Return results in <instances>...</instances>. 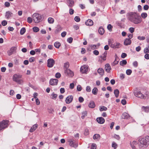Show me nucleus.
Segmentation results:
<instances>
[{"mask_svg": "<svg viewBox=\"0 0 149 149\" xmlns=\"http://www.w3.org/2000/svg\"><path fill=\"white\" fill-rule=\"evenodd\" d=\"M128 19L131 22L135 24H138L142 21L141 17L137 13L131 12L128 13Z\"/></svg>", "mask_w": 149, "mask_h": 149, "instance_id": "obj_1", "label": "nucleus"}, {"mask_svg": "<svg viewBox=\"0 0 149 149\" xmlns=\"http://www.w3.org/2000/svg\"><path fill=\"white\" fill-rule=\"evenodd\" d=\"M139 146L141 147H146L149 145V136H147L145 137L140 138L139 139Z\"/></svg>", "mask_w": 149, "mask_h": 149, "instance_id": "obj_2", "label": "nucleus"}, {"mask_svg": "<svg viewBox=\"0 0 149 149\" xmlns=\"http://www.w3.org/2000/svg\"><path fill=\"white\" fill-rule=\"evenodd\" d=\"M33 19V21L36 23H38L42 20L41 15L38 13H34L32 15Z\"/></svg>", "mask_w": 149, "mask_h": 149, "instance_id": "obj_3", "label": "nucleus"}, {"mask_svg": "<svg viewBox=\"0 0 149 149\" xmlns=\"http://www.w3.org/2000/svg\"><path fill=\"white\" fill-rule=\"evenodd\" d=\"M21 75L15 74L13 76V79L14 81H15L18 84H21L23 83V80L21 79Z\"/></svg>", "mask_w": 149, "mask_h": 149, "instance_id": "obj_4", "label": "nucleus"}, {"mask_svg": "<svg viewBox=\"0 0 149 149\" xmlns=\"http://www.w3.org/2000/svg\"><path fill=\"white\" fill-rule=\"evenodd\" d=\"M9 121L7 120H3L0 123V130L3 129L8 127Z\"/></svg>", "mask_w": 149, "mask_h": 149, "instance_id": "obj_5", "label": "nucleus"}, {"mask_svg": "<svg viewBox=\"0 0 149 149\" xmlns=\"http://www.w3.org/2000/svg\"><path fill=\"white\" fill-rule=\"evenodd\" d=\"M134 95L136 97L141 99H145L146 97L140 91H135L134 92Z\"/></svg>", "mask_w": 149, "mask_h": 149, "instance_id": "obj_6", "label": "nucleus"}, {"mask_svg": "<svg viewBox=\"0 0 149 149\" xmlns=\"http://www.w3.org/2000/svg\"><path fill=\"white\" fill-rule=\"evenodd\" d=\"M47 66L49 68H52L55 63L54 60L52 58H49L47 61Z\"/></svg>", "mask_w": 149, "mask_h": 149, "instance_id": "obj_7", "label": "nucleus"}, {"mask_svg": "<svg viewBox=\"0 0 149 149\" xmlns=\"http://www.w3.org/2000/svg\"><path fill=\"white\" fill-rule=\"evenodd\" d=\"M69 145L72 147L76 148L77 146V144L75 143L74 140L72 139H69L68 140Z\"/></svg>", "mask_w": 149, "mask_h": 149, "instance_id": "obj_8", "label": "nucleus"}, {"mask_svg": "<svg viewBox=\"0 0 149 149\" xmlns=\"http://www.w3.org/2000/svg\"><path fill=\"white\" fill-rule=\"evenodd\" d=\"M88 66L84 65L82 66L80 68V71L82 73H86L88 71Z\"/></svg>", "mask_w": 149, "mask_h": 149, "instance_id": "obj_9", "label": "nucleus"}, {"mask_svg": "<svg viewBox=\"0 0 149 149\" xmlns=\"http://www.w3.org/2000/svg\"><path fill=\"white\" fill-rule=\"evenodd\" d=\"M109 45L111 48H118L119 47L120 44L119 43H116L114 44H111L110 40L109 41Z\"/></svg>", "mask_w": 149, "mask_h": 149, "instance_id": "obj_10", "label": "nucleus"}, {"mask_svg": "<svg viewBox=\"0 0 149 149\" xmlns=\"http://www.w3.org/2000/svg\"><path fill=\"white\" fill-rule=\"evenodd\" d=\"M65 73L70 77H72L74 75L73 72L69 69H65Z\"/></svg>", "mask_w": 149, "mask_h": 149, "instance_id": "obj_11", "label": "nucleus"}, {"mask_svg": "<svg viewBox=\"0 0 149 149\" xmlns=\"http://www.w3.org/2000/svg\"><path fill=\"white\" fill-rule=\"evenodd\" d=\"M58 80L56 79H51L49 81V84L51 85L54 86L57 84Z\"/></svg>", "mask_w": 149, "mask_h": 149, "instance_id": "obj_12", "label": "nucleus"}, {"mask_svg": "<svg viewBox=\"0 0 149 149\" xmlns=\"http://www.w3.org/2000/svg\"><path fill=\"white\" fill-rule=\"evenodd\" d=\"M73 99V96L72 95H69L67 97L65 101L67 104H68L71 102Z\"/></svg>", "mask_w": 149, "mask_h": 149, "instance_id": "obj_13", "label": "nucleus"}, {"mask_svg": "<svg viewBox=\"0 0 149 149\" xmlns=\"http://www.w3.org/2000/svg\"><path fill=\"white\" fill-rule=\"evenodd\" d=\"M16 49V47H11L10 49V50L8 52V55L9 56H10L15 51Z\"/></svg>", "mask_w": 149, "mask_h": 149, "instance_id": "obj_14", "label": "nucleus"}, {"mask_svg": "<svg viewBox=\"0 0 149 149\" xmlns=\"http://www.w3.org/2000/svg\"><path fill=\"white\" fill-rule=\"evenodd\" d=\"M96 120L98 123L101 124L103 123L105 121L104 119L102 117L97 118Z\"/></svg>", "mask_w": 149, "mask_h": 149, "instance_id": "obj_15", "label": "nucleus"}, {"mask_svg": "<svg viewBox=\"0 0 149 149\" xmlns=\"http://www.w3.org/2000/svg\"><path fill=\"white\" fill-rule=\"evenodd\" d=\"M105 71L107 72H110V70H111V67L110 65L108 64H107L105 65Z\"/></svg>", "mask_w": 149, "mask_h": 149, "instance_id": "obj_16", "label": "nucleus"}, {"mask_svg": "<svg viewBox=\"0 0 149 149\" xmlns=\"http://www.w3.org/2000/svg\"><path fill=\"white\" fill-rule=\"evenodd\" d=\"M13 15L12 13L9 11H7L6 13L5 17L6 18L8 19L11 17Z\"/></svg>", "mask_w": 149, "mask_h": 149, "instance_id": "obj_17", "label": "nucleus"}, {"mask_svg": "<svg viewBox=\"0 0 149 149\" xmlns=\"http://www.w3.org/2000/svg\"><path fill=\"white\" fill-rule=\"evenodd\" d=\"M85 24L86 25L88 26H91L93 25V23L92 20L89 19L86 22Z\"/></svg>", "mask_w": 149, "mask_h": 149, "instance_id": "obj_18", "label": "nucleus"}, {"mask_svg": "<svg viewBox=\"0 0 149 149\" xmlns=\"http://www.w3.org/2000/svg\"><path fill=\"white\" fill-rule=\"evenodd\" d=\"M131 43V41L130 39L126 38L124 41V44L125 45H130Z\"/></svg>", "mask_w": 149, "mask_h": 149, "instance_id": "obj_19", "label": "nucleus"}, {"mask_svg": "<svg viewBox=\"0 0 149 149\" xmlns=\"http://www.w3.org/2000/svg\"><path fill=\"white\" fill-rule=\"evenodd\" d=\"M97 72L101 75H103L104 73V71L102 68H100L97 70Z\"/></svg>", "mask_w": 149, "mask_h": 149, "instance_id": "obj_20", "label": "nucleus"}, {"mask_svg": "<svg viewBox=\"0 0 149 149\" xmlns=\"http://www.w3.org/2000/svg\"><path fill=\"white\" fill-rule=\"evenodd\" d=\"M67 1L69 7H72L74 6V1L73 0H67Z\"/></svg>", "mask_w": 149, "mask_h": 149, "instance_id": "obj_21", "label": "nucleus"}, {"mask_svg": "<svg viewBox=\"0 0 149 149\" xmlns=\"http://www.w3.org/2000/svg\"><path fill=\"white\" fill-rule=\"evenodd\" d=\"M38 127V125L37 124H35L31 127L30 129L29 132H32L34 131Z\"/></svg>", "mask_w": 149, "mask_h": 149, "instance_id": "obj_22", "label": "nucleus"}, {"mask_svg": "<svg viewBox=\"0 0 149 149\" xmlns=\"http://www.w3.org/2000/svg\"><path fill=\"white\" fill-rule=\"evenodd\" d=\"M121 117L123 118L127 119L129 117V115L128 114L125 112L123 114Z\"/></svg>", "mask_w": 149, "mask_h": 149, "instance_id": "obj_23", "label": "nucleus"}, {"mask_svg": "<svg viewBox=\"0 0 149 149\" xmlns=\"http://www.w3.org/2000/svg\"><path fill=\"white\" fill-rule=\"evenodd\" d=\"M98 32L100 34L102 35L104 32V29L102 27H100L98 30Z\"/></svg>", "mask_w": 149, "mask_h": 149, "instance_id": "obj_24", "label": "nucleus"}, {"mask_svg": "<svg viewBox=\"0 0 149 149\" xmlns=\"http://www.w3.org/2000/svg\"><path fill=\"white\" fill-rule=\"evenodd\" d=\"M89 107L92 108H94L95 107V104L94 102L93 101H91L89 104Z\"/></svg>", "mask_w": 149, "mask_h": 149, "instance_id": "obj_25", "label": "nucleus"}, {"mask_svg": "<svg viewBox=\"0 0 149 149\" xmlns=\"http://www.w3.org/2000/svg\"><path fill=\"white\" fill-rule=\"evenodd\" d=\"M114 93L116 97H118L119 94V91L118 89H115L114 91Z\"/></svg>", "mask_w": 149, "mask_h": 149, "instance_id": "obj_26", "label": "nucleus"}, {"mask_svg": "<svg viewBox=\"0 0 149 149\" xmlns=\"http://www.w3.org/2000/svg\"><path fill=\"white\" fill-rule=\"evenodd\" d=\"M142 109L145 112H149V107H145L144 106H143L142 107Z\"/></svg>", "mask_w": 149, "mask_h": 149, "instance_id": "obj_27", "label": "nucleus"}, {"mask_svg": "<svg viewBox=\"0 0 149 149\" xmlns=\"http://www.w3.org/2000/svg\"><path fill=\"white\" fill-rule=\"evenodd\" d=\"M107 54V52L105 51L102 54V56H101V58L104 61H105L106 59V57Z\"/></svg>", "mask_w": 149, "mask_h": 149, "instance_id": "obj_28", "label": "nucleus"}, {"mask_svg": "<svg viewBox=\"0 0 149 149\" xmlns=\"http://www.w3.org/2000/svg\"><path fill=\"white\" fill-rule=\"evenodd\" d=\"M98 92V89L97 88L95 87L94 88L92 91V93L95 95H96Z\"/></svg>", "mask_w": 149, "mask_h": 149, "instance_id": "obj_29", "label": "nucleus"}, {"mask_svg": "<svg viewBox=\"0 0 149 149\" xmlns=\"http://www.w3.org/2000/svg\"><path fill=\"white\" fill-rule=\"evenodd\" d=\"M127 62L125 60H123L120 62V65L121 66H123L124 65H125L127 64Z\"/></svg>", "mask_w": 149, "mask_h": 149, "instance_id": "obj_30", "label": "nucleus"}, {"mask_svg": "<svg viewBox=\"0 0 149 149\" xmlns=\"http://www.w3.org/2000/svg\"><path fill=\"white\" fill-rule=\"evenodd\" d=\"M54 46L55 47L58 48L61 46V44L59 42H56L54 43Z\"/></svg>", "mask_w": 149, "mask_h": 149, "instance_id": "obj_31", "label": "nucleus"}, {"mask_svg": "<svg viewBox=\"0 0 149 149\" xmlns=\"http://www.w3.org/2000/svg\"><path fill=\"white\" fill-rule=\"evenodd\" d=\"M87 115V112L86 111H84L82 113V116H81V118L82 119H84V118L85 116Z\"/></svg>", "mask_w": 149, "mask_h": 149, "instance_id": "obj_32", "label": "nucleus"}, {"mask_svg": "<svg viewBox=\"0 0 149 149\" xmlns=\"http://www.w3.org/2000/svg\"><path fill=\"white\" fill-rule=\"evenodd\" d=\"M69 66V64L68 62H66L64 63V70L68 69Z\"/></svg>", "mask_w": 149, "mask_h": 149, "instance_id": "obj_33", "label": "nucleus"}, {"mask_svg": "<svg viewBox=\"0 0 149 149\" xmlns=\"http://www.w3.org/2000/svg\"><path fill=\"white\" fill-rule=\"evenodd\" d=\"M26 29L25 28L23 27L22 28L20 31V34L21 35H22L25 32Z\"/></svg>", "mask_w": 149, "mask_h": 149, "instance_id": "obj_34", "label": "nucleus"}, {"mask_svg": "<svg viewBox=\"0 0 149 149\" xmlns=\"http://www.w3.org/2000/svg\"><path fill=\"white\" fill-rule=\"evenodd\" d=\"M48 22L50 24H52L54 23V20L53 18L52 17H49L48 19Z\"/></svg>", "mask_w": 149, "mask_h": 149, "instance_id": "obj_35", "label": "nucleus"}, {"mask_svg": "<svg viewBox=\"0 0 149 149\" xmlns=\"http://www.w3.org/2000/svg\"><path fill=\"white\" fill-rule=\"evenodd\" d=\"M107 110V108L104 106L100 107V111H105Z\"/></svg>", "mask_w": 149, "mask_h": 149, "instance_id": "obj_36", "label": "nucleus"}, {"mask_svg": "<svg viewBox=\"0 0 149 149\" xmlns=\"http://www.w3.org/2000/svg\"><path fill=\"white\" fill-rule=\"evenodd\" d=\"M33 31L35 32H38L40 29L37 27H34L33 28Z\"/></svg>", "mask_w": 149, "mask_h": 149, "instance_id": "obj_37", "label": "nucleus"}, {"mask_svg": "<svg viewBox=\"0 0 149 149\" xmlns=\"http://www.w3.org/2000/svg\"><path fill=\"white\" fill-rule=\"evenodd\" d=\"M100 137V135L98 134H95L93 136V139H98Z\"/></svg>", "mask_w": 149, "mask_h": 149, "instance_id": "obj_38", "label": "nucleus"}, {"mask_svg": "<svg viewBox=\"0 0 149 149\" xmlns=\"http://www.w3.org/2000/svg\"><path fill=\"white\" fill-rule=\"evenodd\" d=\"M141 16L143 18L145 19L147 17V14L146 13H141Z\"/></svg>", "mask_w": 149, "mask_h": 149, "instance_id": "obj_39", "label": "nucleus"}, {"mask_svg": "<svg viewBox=\"0 0 149 149\" xmlns=\"http://www.w3.org/2000/svg\"><path fill=\"white\" fill-rule=\"evenodd\" d=\"M52 98L53 99H56L57 96V94H55L54 93H53L52 94Z\"/></svg>", "mask_w": 149, "mask_h": 149, "instance_id": "obj_40", "label": "nucleus"}, {"mask_svg": "<svg viewBox=\"0 0 149 149\" xmlns=\"http://www.w3.org/2000/svg\"><path fill=\"white\" fill-rule=\"evenodd\" d=\"M113 27L110 24H109L107 26V29L109 31H112V29Z\"/></svg>", "mask_w": 149, "mask_h": 149, "instance_id": "obj_41", "label": "nucleus"}, {"mask_svg": "<svg viewBox=\"0 0 149 149\" xmlns=\"http://www.w3.org/2000/svg\"><path fill=\"white\" fill-rule=\"evenodd\" d=\"M137 38L140 40H143L145 39V37L144 36H139L137 37Z\"/></svg>", "mask_w": 149, "mask_h": 149, "instance_id": "obj_42", "label": "nucleus"}, {"mask_svg": "<svg viewBox=\"0 0 149 149\" xmlns=\"http://www.w3.org/2000/svg\"><path fill=\"white\" fill-rule=\"evenodd\" d=\"M33 21L32 18L30 17H28L27 19V21L29 23H31Z\"/></svg>", "mask_w": 149, "mask_h": 149, "instance_id": "obj_43", "label": "nucleus"}, {"mask_svg": "<svg viewBox=\"0 0 149 149\" xmlns=\"http://www.w3.org/2000/svg\"><path fill=\"white\" fill-rule=\"evenodd\" d=\"M132 72V71L130 69H128L126 70V73L128 75H130Z\"/></svg>", "mask_w": 149, "mask_h": 149, "instance_id": "obj_44", "label": "nucleus"}, {"mask_svg": "<svg viewBox=\"0 0 149 149\" xmlns=\"http://www.w3.org/2000/svg\"><path fill=\"white\" fill-rule=\"evenodd\" d=\"M113 137L114 138H115L117 140H119L120 139V136L118 135H117L116 134H115L114 135Z\"/></svg>", "mask_w": 149, "mask_h": 149, "instance_id": "obj_45", "label": "nucleus"}, {"mask_svg": "<svg viewBox=\"0 0 149 149\" xmlns=\"http://www.w3.org/2000/svg\"><path fill=\"white\" fill-rule=\"evenodd\" d=\"M73 40V38L72 37H70L68 38L67 41L69 43H71Z\"/></svg>", "mask_w": 149, "mask_h": 149, "instance_id": "obj_46", "label": "nucleus"}, {"mask_svg": "<svg viewBox=\"0 0 149 149\" xmlns=\"http://www.w3.org/2000/svg\"><path fill=\"white\" fill-rule=\"evenodd\" d=\"M74 20L76 22H79L80 21V19L78 16H76L74 18Z\"/></svg>", "mask_w": 149, "mask_h": 149, "instance_id": "obj_47", "label": "nucleus"}, {"mask_svg": "<svg viewBox=\"0 0 149 149\" xmlns=\"http://www.w3.org/2000/svg\"><path fill=\"white\" fill-rule=\"evenodd\" d=\"M144 52L145 53H149V49L147 47L145 48L144 49Z\"/></svg>", "mask_w": 149, "mask_h": 149, "instance_id": "obj_48", "label": "nucleus"}, {"mask_svg": "<svg viewBox=\"0 0 149 149\" xmlns=\"http://www.w3.org/2000/svg\"><path fill=\"white\" fill-rule=\"evenodd\" d=\"M117 146V144L114 142H113L112 143V146L114 148V149L116 148Z\"/></svg>", "mask_w": 149, "mask_h": 149, "instance_id": "obj_49", "label": "nucleus"}, {"mask_svg": "<svg viewBox=\"0 0 149 149\" xmlns=\"http://www.w3.org/2000/svg\"><path fill=\"white\" fill-rule=\"evenodd\" d=\"M82 89L81 86L80 85H78L77 86V90L78 91H80Z\"/></svg>", "mask_w": 149, "mask_h": 149, "instance_id": "obj_50", "label": "nucleus"}, {"mask_svg": "<svg viewBox=\"0 0 149 149\" xmlns=\"http://www.w3.org/2000/svg\"><path fill=\"white\" fill-rule=\"evenodd\" d=\"M61 76V74L59 72L57 73L56 74L55 77L57 78H59Z\"/></svg>", "mask_w": 149, "mask_h": 149, "instance_id": "obj_51", "label": "nucleus"}, {"mask_svg": "<svg viewBox=\"0 0 149 149\" xmlns=\"http://www.w3.org/2000/svg\"><path fill=\"white\" fill-rule=\"evenodd\" d=\"M7 22L6 20L3 21L1 22L2 25L3 26H5L7 24Z\"/></svg>", "mask_w": 149, "mask_h": 149, "instance_id": "obj_52", "label": "nucleus"}, {"mask_svg": "<svg viewBox=\"0 0 149 149\" xmlns=\"http://www.w3.org/2000/svg\"><path fill=\"white\" fill-rule=\"evenodd\" d=\"M129 31L132 33H133L134 31V28L133 27H130L129 29Z\"/></svg>", "mask_w": 149, "mask_h": 149, "instance_id": "obj_53", "label": "nucleus"}, {"mask_svg": "<svg viewBox=\"0 0 149 149\" xmlns=\"http://www.w3.org/2000/svg\"><path fill=\"white\" fill-rule=\"evenodd\" d=\"M89 134V130L88 129H86L85 130L84 134L85 135H87Z\"/></svg>", "mask_w": 149, "mask_h": 149, "instance_id": "obj_54", "label": "nucleus"}, {"mask_svg": "<svg viewBox=\"0 0 149 149\" xmlns=\"http://www.w3.org/2000/svg\"><path fill=\"white\" fill-rule=\"evenodd\" d=\"M133 65L134 67H136L138 65V62L136 61H135L133 63Z\"/></svg>", "mask_w": 149, "mask_h": 149, "instance_id": "obj_55", "label": "nucleus"}, {"mask_svg": "<svg viewBox=\"0 0 149 149\" xmlns=\"http://www.w3.org/2000/svg\"><path fill=\"white\" fill-rule=\"evenodd\" d=\"M4 5L6 7H9L10 6V3L8 2H5Z\"/></svg>", "mask_w": 149, "mask_h": 149, "instance_id": "obj_56", "label": "nucleus"}, {"mask_svg": "<svg viewBox=\"0 0 149 149\" xmlns=\"http://www.w3.org/2000/svg\"><path fill=\"white\" fill-rule=\"evenodd\" d=\"M79 101L80 102H82L84 101V99L81 97H79Z\"/></svg>", "mask_w": 149, "mask_h": 149, "instance_id": "obj_57", "label": "nucleus"}, {"mask_svg": "<svg viewBox=\"0 0 149 149\" xmlns=\"http://www.w3.org/2000/svg\"><path fill=\"white\" fill-rule=\"evenodd\" d=\"M91 47L92 49H96L97 48V45H92L91 46Z\"/></svg>", "mask_w": 149, "mask_h": 149, "instance_id": "obj_58", "label": "nucleus"}, {"mask_svg": "<svg viewBox=\"0 0 149 149\" xmlns=\"http://www.w3.org/2000/svg\"><path fill=\"white\" fill-rule=\"evenodd\" d=\"M66 33H67L65 31H64V32H63L61 33V36L62 37H64L65 36L66 34Z\"/></svg>", "mask_w": 149, "mask_h": 149, "instance_id": "obj_59", "label": "nucleus"}, {"mask_svg": "<svg viewBox=\"0 0 149 149\" xmlns=\"http://www.w3.org/2000/svg\"><path fill=\"white\" fill-rule=\"evenodd\" d=\"M121 103L123 105H125L126 104V101L125 99L122 100L121 101Z\"/></svg>", "mask_w": 149, "mask_h": 149, "instance_id": "obj_60", "label": "nucleus"}, {"mask_svg": "<svg viewBox=\"0 0 149 149\" xmlns=\"http://www.w3.org/2000/svg\"><path fill=\"white\" fill-rule=\"evenodd\" d=\"M141 47L140 46H138L136 48V50L137 52H139L141 50Z\"/></svg>", "mask_w": 149, "mask_h": 149, "instance_id": "obj_61", "label": "nucleus"}, {"mask_svg": "<svg viewBox=\"0 0 149 149\" xmlns=\"http://www.w3.org/2000/svg\"><path fill=\"white\" fill-rule=\"evenodd\" d=\"M74 86V84L73 83H71L70 85V88L71 89H73Z\"/></svg>", "mask_w": 149, "mask_h": 149, "instance_id": "obj_62", "label": "nucleus"}, {"mask_svg": "<svg viewBox=\"0 0 149 149\" xmlns=\"http://www.w3.org/2000/svg\"><path fill=\"white\" fill-rule=\"evenodd\" d=\"M60 92L61 93H63L65 92V89L64 88H61L60 89Z\"/></svg>", "mask_w": 149, "mask_h": 149, "instance_id": "obj_63", "label": "nucleus"}, {"mask_svg": "<svg viewBox=\"0 0 149 149\" xmlns=\"http://www.w3.org/2000/svg\"><path fill=\"white\" fill-rule=\"evenodd\" d=\"M127 54L124 53H123L121 55V57L122 58H124L127 56Z\"/></svg>", "mask_w": 149, "mask_h": 149, "instance_id": "obj_64", "label": "nucleus"}]
</instances>
